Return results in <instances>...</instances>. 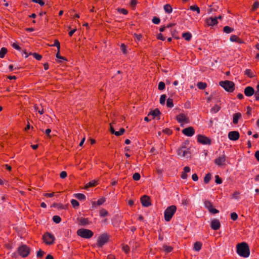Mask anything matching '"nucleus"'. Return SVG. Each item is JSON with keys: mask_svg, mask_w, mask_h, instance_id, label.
<instances>
[{"mask_svg": "<svg viewBox=\"0 0 259 259\" xmlns=\"http://www.w3.org/2000/svg\"><path fill=\"white\" fill-rule=\"evenodd\" d=\"M237 252L241 256L247 257L250 254L248 244L245 242L239 243L237 246Z\"/></svg>", "mask_w": 259, "mask_h": 259, "instance_id": "1", "label": "nucleus"}, {"mask_svg": "<svg viewBox=\"0 0 259 259\" xmlns=\"http://www.w3.org/2000/svg\"><path fill=\"white\" fill-rule=\"evenodd\" d=\"M177 207L175 205H171L168 207L164 211V219L166 222H169L176 212Z\"/></svg>", "mask_w": 259, "mask_h": 259, "instance_id": "2", "label": "nucleus"}, {"mask_svg": "<svg viewBox=\"0 0 259 259\" xmlns=\"http://www.w3.org/2000/svg\"><path fill=\"white\" fill-rule=\"evenodd\" d=\"M219 84L228 92H233L235 89V84L233 81L229 80L221 81Z\"/></svg>", "mask_w": 259, "mask_h": 259, "instance_id": "3", "label": "nucleus"}, {"mask_svg": "<svg viewBox=\"0 0 259 259\" xmlns=\"http://www.w3.org/2000/svg\"><path fill=\"white\" fill-rule=\"evenodd\" d=\"M77 234L82 238L89 239L93 236L94 233L90 230L81 228L77 231Z\"/></svg>", "mask_w": 259, "mask_h": 259, "instance_id": "4", "label": "nucleus"}, {"mask_svg": "<svg viewBox=\"0 0 259 259\" xmlns=\"http://www.w3.org/2000/svg\"><path fill=\"white\" fill-rule=\"evenodd\" d=\"M177 154L181 158H188L190 156V151L188 149L186 148L185 145H183L180 148L178 149Z\"/></svg>", "mask_w": 259, "mask_h": 259, "instance_id": "5", "label": "nucleus"}, {"mask_svg": "<svg viewBox=\"0 0 259 259\" xmlns=\"http://www.w3.org/2000/svg\"><path fill=\"white\" fill-rule=\"evenodd\" d=\"M18 251L21 256L25 257L28 255L30 248L26 245L23 244L18 247Z\"/></svg>", "mask_w": 259, "mask_h": 259, "instance_id": "6", "label": "nucleus"}, {"mask_svg": "<svg viewBox=\"0 0 259 259\" xmlns=\"http://www.w3.org/2000/svg\"><path fill=\"white\" fill-rule=\"evenodd\" d=\"M43 239L47 244H52L55 240L54 235L50 233H46L43 235Z\"/></svg>", "mask_w": 259, "mask_h": 259, "instance_id": "7", "label": "nucleus"}, {"mask_svg": "<svg viewBox=\"0 0 259 259\" xmlns=\"http://www.w3.org/2000/svg\"><path fill=\"white\" fill-rule=\"evenodd\" d=\"M204 205L205 207L207 208L210 213L215 214L219 212L218 209L213 208L212 203L208 200H205L204 201Z\"/></svg>", "mask_w": 259, "mask_h": 259, "instance_id": "8", "label": "nucleus"}, {"mask_svg": "<svg viewBox=\"0 0 259 259\" xmlns=\"http://www.w3.org/2000/svg\"><path fill=\"white\" fill-rule=\"evenodd\" d=\"M108 240V235L106 234H103L98 237L97 245L99 247H102L107 242Z\"/></svg>", "mask_w": 259, "mask_h": 259, "instance_id": "9", "label": "nucleus"}, {"mask_svg": "<svg viewBox=\"0 0 259 259\" xmlns=\"http://www.w3.org/2000/svg\"><path fill=\"white\" fill-rule=\"evenodd\" d=\"M198 141L203 145H210L211 144V140L208 137L199 135L197 137Z\"/></svg>", "mask_w": 259, "mask_h": 259, "instance_id": "10", "label": "nucleus"}, {"mask_svg": "<svg viewBox=\"0 0 259 259\" xmlns=\"http://www.w3.org/2000/svg\"><path fill=\"white\" fill-rule=\"evenodd\" d=\"M141 202L144 207H148L151 205L150 197L147 195H144L141 198Z\"/></svg>", "mask_w": 259, "mask_h": 259, "instance_id": "11", "label": "nucleus"}, {"mask_svg": "<svg viewBox=\"0 0 259 259\" xmlns=\"http://www.w3.org/2000/svg\"><path fill=\"white\" fill-rule=\"evenodd\" d=\"M182 133L186 136L192 137L194 135L195 131L192 127L190 126L183 129L182 130Z\"/></svg>", "mask_w": 259, "mask_h": 259, "instance_id": "12", "label": "nucleus"}, {"mask_svg": "<svg viewBox=\"0 0 259 259\" xmlns=\"http://www.w3.org/2000/svg\"><path fill=\"white\" fill-rule=\"evenodd\" d=\"M239 133L237 131H231L228 133V138L232 141H236L239 138Z\"/></svg>", "mask_w": 259, "mask_h": 259, "instance_id": "13", "label": "nucleus"}, {"mask_svg": "<svg viewBox=\"0 0 259 259\" xmlns=\"http://www.w3.org/2000/svg\"><path fill=\"white\" fill-rule=\"evenodd\" d=\"M244 94L246 97H251L255 93L254 89L250 86H247L244 89Z\"/></svg>", "mask_w": 259, "mask_h": 259, "instance_id": "14", "label": "nucleus"}, {"mask_svg": "<svg viewBox=\"0 0 259 259\" xmlns=\"http://www.w3.org/2000/svg\"><path fill=\"white\" fill-rule=\"evenodd\" d=\"M226 161V156L223 154L222 156L219 157L214 160V163L218 166H221L225 164Z\"/></svg>", "mask_w": 259, "mask_h": 259, "instance_id": "15", "label": "nucleus"}, {"mask_svg": "<svg viewBox=\"0 0 259 259\" xmlns=\"http://www.w3.org/2000/svg\"><path fill=\"white\" fill-rule=\"evenodd\" d=\"M221 224L218 220L213 219L211 222L210 227L214 230H217L220 229Z\"/></svg>", "mask_w": 259, "mask_h": 259, "instance_id": "16", "label": "nucleus"}, {"mask_svg": "<svg viewBox=\"0 0 259 259\" xmlns=\"http://www.w3.org/2000/svg\"><path fill=\"white\" fill-rule=\"evenodd\" d=\"M77 221H78L79 225H80V226H86L90 224V223L89 220L88 218L80 217V218H77Z\"/></svg>", "mask_w": 259, "mask_h": 259, "instance_id": "17", "label": "nucleus"}, {"mask_svg": "<svg viewBox=\"0 0 259 259\" xmlns=\"http://www.w3.org/2000/svg\"><path fill=\"white\" fill-rule=\"evenodd\" d=\"M206 23L208 26H213L218 23L217 18L210 17L206 20Z\"/></svg>", "mask_w": 259, "mask_h": 259, "instance_id": "18", "label": "nucleus"}, {"mask_svg": "<svg viewBox=\"0 0 259 259\" xmlns=\"http://www.w3.org/2000/svg\"><path fill=\"white\" fill-rule=\"evenodd\" d=\"M177 120L179 123H182L183 122H187V118L185 116V115L183 114H180L177 116Z\"/></svg>", "mask_w": 259, "mask_h": 259, "instance_id": "19", "label": "nucleus"}, {"mask_svg": "<svg viewBox=\"0 0 259 259\" xmlns=\"http://www.w3.org/2000/svg\"><path fill=\"white\" fill-rule=\"evenodd\" d=\"M242 117V115L240 113H236L233 115V122L234 124H236L238 122V120Z\"/></svg>", "mask_w": 259, "mask_h": 259, "instance_id": "20", "label": "nucleus"}, {"mask_svg": "<svg viewBox=\"0 0 259 259\" xmlns=\"http://www.w3.org/2000/svg\"><path fill=\"white\" fill-rule=\"evenodd\" d=\"M105 201V199L104 198H102L99 199L97 202H93L92 205L93 207H96V205H101Z\"/></svg>", "mask_w": 259, "mask_h": 259, "instance_id": "21", "label": "nucleus"}, {"mask_svg": "<svg viewBox=\"0 0 259 259\" xmlns=\"http://www.w3.org/2000/svg\"><path fill=\"white\" fill-rule=\"evenodd\" d=\"M160 114V111L157 108V109H154V110L151 111L149 113L148 115H151L154 117H156L158 116V115H159Z\"/></svg>", "mask_w": 259, "mask_h": 259, "instance_id": "22", "label": "nucleus"}, {"mask_svg": "<svg viewBox=\"0 0 259 259\" xmlns=\"http://www.w3.org/2000/svg\"><path fill=\"white\" fill-rule=\"evenodd\" d=\"M164 10L165 13L170 14L172 12V9L171 6L169 4H166L164 6Z\"/></svg>", "mask_w": 259, "mask_h": 259, "instance_id": "23", "label": "nucleus"}, {"mask_svg": "<svg viewBox=\"0 0 259 259\" xmlns=\"http://www.w3.org/2000/svg\"><path fill=\"white\" fill-rule=\"evenodd\" d=\"M74 196L79 200H84L85 199V196L81 193L74 194Z\"/></svg>", "mask_w": 259, "mask_h": 259, "instance_id": "24", "label": "nucleus"}, {"mask_svg": "<svg viewBox=\"0 0 259 259\" xmlns=\"http://www.w3.org/2000/svg\"><path fill=\"white\" fill-rule=\"evenodd\" d=\"M202 243L200 242H196L194 244V249L197 251H199L202 247Z\"/></svg>", "mask_w": 259, "mask_h": 259, "instance_id": "25", "label": "nucleus"}, {"mask_svg": "<svg viewBox=\"0 0 259 259\" xmlns=\"http://www.w3.org/2000/svg\"><path fill=\"white\" fill-rule=\"evenodd\" d=\"M182 36L183 38H185V40L187 41L190 40L192 38V35L189 32L183 33L182 34Z\"/></svg>", "mask_w": 259, "mask_h": 259, "instance_id": "26", "label": "nucleus"}, {"mask_svg": "<svg viewBox=\"0 0 259 259\" xmlns=\"http://www.w3.org/2000/svg\"><path fill=\"white\" fill-rule=\"evenodd\" d=\"M97 181L95 180L92 182H90L85 185L84 186V189H87L89 187L95 186L97 185Z\"/></svg>", "mask_w": 259, "mask_h": 259, "instance_id": "27", "label": "nucleus"}, {"mask_svg": "<svg viewBox=\"0 0 259 259\" xmlns=\"http://www.w3.org/2000/svg\"><path fill=\"white\" fill-rule=\"evenodd\" d=\"M220 109V107L218 105H215L210 109V113L212 114L217 113Z\"/></svg>", "mask_w": 259, "mask_h": 259, "instance_id": "28", "label": "nucleus"}, {"mask_svg": "<svg viewBox=\"0 0 259 259\" xmlns=\"http://www.w3.org/2000/svg\"><path fill=\"white\" fill-rule=\"evenodd\" d=\"M163 249L166 253L170 252L172 250V247L170 246H167L166 244L163 245Z\"/></svg>", "mask_w": 259, "mask_h": 259, "instance_id": "29", "label": "nucleus"}, {"mask_svg": "<svg viewBox=\"0 0 259 259\" xmlns=\"http://www.w3.org/2000/svg\"><path fill=\"white\" fill-rule=\"evenodd\" d=\"M166 106L168 108H172L174 107L173 100L172 99L169 98L167 99Z\"/></svg>", "mask_w": 259, "mask_h": 259, "instance_id": "30", "label": "nucleus"}, {"mask_svg": "<svg viewBox=\"0 0 259 259\" xmlns=\"http://www.w3.org/2000/svg\"><path fill=\"white\" fill-rule=\"evenodd\" d=\"M224 32L226 33H230L234 31V29L229 26H226L223 28Z\"/></svg>", "mask_w": 259, "mask_h": 259, "instance_id": "31", "label": "nucleus"}, {"mask_svg": "<svg viewBox=\"0 0 259 259\" xmlns=\"http://www.w3.org/2000/svg\"><path fill=\"white\" fill-rule=\"evenodd\" d=\"M7 52V49L6 48H2L0 50V58H3Z\"/></svg>", "mask_w": 259, "mask_h": 259, "instance_id": "32", "label": "nucleus"}, {"mask_svg": "<svg viewBox=\"0 0 259 259\" xmlns=\"http://www.w3.org/2000/svg\"><path fill=\"white\" fill-rule=\"evenodd\" d=\"M207 86V84L205 82H199L197 83V87L200 90L204 89Z\"/></svg>", "mask_w": 259, "mask_h": 259, "instance_id": "33", "label": "nucleus"}, {"mask_svg": "<svg viewBox=\"0 0 259 259\" xmlns=\"http://www.w3.org/2000/svg\"><path fill=\"white\" fill-rule=\"evenodd\" d=\"M211 178V175L210 173L206 174L204 178V182L205 184H207L210 181Z\"/></svg>", "mask_w": 259, "mask_h": 259, "instance_id": "34", "label": "nucleus"}, {"mask_svg": "<svg viewBox=\"0 0 259 259\" xmlns=\"http://www.w3.org/2000/svg\"><path fill=\"white\" fill-rule=\"evenodd\" d=\"M190 9L193 11H196L198 14L200 13V9L196 5H193L190 7Z\"/></svg>", "mask_w": 259, "mask_h": 259, "instance_id": "35", "label": "nucleus"}, {"mask_svg": "<svg viewBox=\"0 0 259 259\" xmlns=\"http://www.w3.org/2000/svg\"><path fill=\"white\" fill-rule=\"evenodd\" d=\"M166 99V96L165 94L161 95L160 98L159 102L161 105H164Z\"/></svg>", "mask_w": 259, "mask_h": 259, "instance_id": "36", "label": "nucleus"}, {"mask_svg": "<svg viewBox=\"0 0 259 259\" xmlns=\"http://www.w3.org/2000/svg\"><path fill=\"white\" fill-rule=\"evenodd\" d=\"M71 203L72 206L75 208L78 207L79 205V202L75 199H72L71 200Z\"/></svg>", "mask_w": 259, "mask_h": 259, "instance_id": "37", "label": "nucleus"}, {"mask_svg": "<svg viewBox=\"0 0 259 259\" xmlns=\"http://www.w3.org/2000/svg\"><path fill=\"white\" fill-rule=\"evenodd\" d=\"M51 47H56L57 48L58 51H59L60 49V44L59 41L56 39L54 41V44L53 45H50Z\"/></svg>", "mask_w": 259, "mask_h": 259, "instance_id": "38", "label": "nucleus"}, {"mask_svg": "<svg viewBox=\"0 0 259 259\" xmlns=\"http://www.w3.org/2000/svg\"><path fill=\"white\" fill-rule=\"evenodd\" d=\"M52 219H53V221L55 223H56L57 224L59 223L61 221V218L59 216H58V215H54V216H53Z\"/></svg>", "mask_w": 259, "mask_h": 259, "instance_id": "39", "label": "nucleus"}, {"mask_svg": "<svg viewBox=\"0 0 259 259\" xmlns=\"http://www.w3.org/2000/svg\"><path fill=\"white\" fill-rule=\"evenodd\" d=\"M29 55H33V57L37 60H40L42 58V56L36 53H29Z\"/></svg>", "mask_w": 259, "mask_h": 259, "instance_id": "40", "label": "nucleus"}, {"mask_svg": "<svg viewBox=\"0 0 259 259\" xmlns=\"http://www.w3.org/2000/svg\"><path fill=\"white\" fill-rule=\"evenodd\" d=\"M165 83L163 81H160L158 83V89L159 90H163L165 89Z\"/></svg>", "mask_w": 259, "mask_h": 259, "instance_id": "41", "label": "nucleus"}, {"mask_svg": "<svg viewBox=\"0 0 259 259\" xmlns=\"http://www.w3.org/2000/svg\"><path fill=\"white\" fill-rule=\"evenodd\" d=\"M245 74L247 75L250 78H252L253 76L251 70L248 69L245 70Z\"/></svg>", "mask_w": 259, "mask_h": 259, "instance_id": "42", "label": "nucleus"}, {"mask_svg": "<svg viewBox=\"0 0 259 259\" xmlns=\"http://www.w3.org/2000/svg\"><path fill=\"white\" fill-rule=\"evenodd\" d=\"M100 216H101L102 217H105L108 214V211L104 209H102L100 211Z\"/></svg>", "mask_w": 259, "mask_h": 259, "instance_id": "43", "label": "nucleus"}, {"mask_svg": "<svg viewBox=\"0 0 259 259\" xmlns=\"http://www.w3.org/2000/svg\"><path fill=\"white\" fill-rule=\"evenodd\" d=\"M141 176L139 173H135L133 176V178L135 181H138L140 179Z\"/></svg>", "mask_w": 259, "mask_h": 259, "instance_id": "44", "label": "nucleus"}, {"mask_svg": "<svg viewBox=\"0 0 259 259\" xmlns=\"http://www.w3.org/2000/svg\"><path fill=\"white\" fill-rule=\"evenodd\" d=\"M125 132V130L123 128H120V131L118 132H116V133H114V135L116 136H119L121 135H122Z\"/></svg>", "mask_w": 259, "mask_h": 259, "instance_id": "45", "label": "nucleus"}, {"mask_svg": "<svg viewBox=\"0 0 259 259\" xmlns=\"http://www.w3.org/2000/svg\"><path fill=\"white\" fill-rule=\"evenodd\" d=\"M152 22L155 24H158L160 23V20L159 18L154 17L152 19Z\"/></svg>", "mask_w": 259, "mask_h": 259, "instance_id": "46", "label": "nucleus"}, {"mask_svg": "<svg viewBox=\"0 0 259 259\" xmlns=\"http://www.w3.org/2000/svg\"><path fill=\"white\" fill-rule=\"evenodd\" d=\"M230 40L232 42H236L238 40V37L235 35H232L230 36Z\"/></svg>", "mask_w": 259, "mask_h": 259, "instance_id": "47", "label": "nucleus"}, {"mask_svg": "<svg viewBox=\"0 0 259 259\" xmlns=\"http://www.w3.org/2000/svg\"><path fill=\"white\" fill-rule=\"evenodd\" d=\"M56 57L58 59H59L61 60L60 61H59V62H61L62 61H64V60H66L64 57H63L61 56V55H60V51H58V52L56 54Z\"/></svg>", "mask_w": 259, "mask_h": 259, "instance_id": "48", "label": "nucleus"}, {"mask_svg": "<svg viewBox=\"0 0 259 259\" xmlns=\"http://www.w3.org/2000/svg\"><path fill=\"white\" fill-rule=\"evenodd\" d=\"M215 182L217 184H221L222 183V179L219 177V176L218 175H216L215 176Z\"/></svg>", "mask_w": 259, "mask_h": 259, "instance_id": "49", "label": "nucleus"}, {"mask_svg": "<svg viewBox=\"0 0 259 259\" xmlns=\"http://www.w3.org/2000/svg\"><path fill=\"white\" fill-rule=\"evenodd\" d=\"M231 218L233 221H236L238 218V215L235 212L231 213Z\"/></svg>", "mask_w": 259, "mask_h": 259, "instance_id": "50", "label": "nucleus"}, {"mask_svg": "<svg viewBox=\"0 0 259 259\" xmlns=\"http://www.w3.org/2000/svg\"><path fill=\"white\" fill-rule=\"evenodd\" d=\"M32 2L38 4L41 6H42L45 5V3L43 2L42 0H32Z\"/></svg>", "mask_w": 259, "mask_h": 259, "instance_id": "51", "label": "nucleus"}, {"mask_svg": "<svg viewBox=\"0 0 259 259\" xmlns=\"http://www.w3.org/2000/svg\"><path fill=\"white\" fill-rule=\"evenodd\" d=\"M44 253L45 252L44 251L41 250V249H39L37 252L36 256L38 257H41L43 256Z\"/></svg>", "mask_w": 259, "mask_h": 259, "instance_id": "52", "label": "nucleus"}, {"mask_svg": "<svg viewBox=\"0 0 259 259\" xmlns=\"http://www.w3.org/2000/svg\"><path fill=\"white\" fill-rule=\"evenodd\" d=\"M12 46L17 50L21 51V48L16 43L12 44Z\"/></svg>", "mask_w": 259, "mask_h": 259, "instance_id": "53", "label": "nucleus"}, {"mask_svg": "<svg viewBox=\"0 0 259 259\" xmlns=\"http://www.w3.org/2000/svg\"><path fill=\"white\" fill-rule=\"evenodd\" d=\"M126 47L124 44H122L120 46V49L124 54L126 53Z\"/></svg>", "mask_w": 259, "mask_h": 259, "instance_id": "54", "label": "nucleus"}, {"mask_svg": "<svg viewBox=\"0 0 259 259\" xmlns=\"http://www.w3.org/2000/svg\"><path fill=\"white\" fill-rule=\"evenodd\" d=\"M259 7V3L256 1L254 3L252 6V10L255 11Z\"/></svg>", "mask_w": 259, "mask_h": 259, "instance_id": "55", "label": "nucleus"}, {"mask_svg": "<svg viewBox=\"0 0 259 259\" xmlns=\"http://www.w3.org/2000/svg\"><path fill=\"white\" fill-rule=\"evenodd\" d=\"M118 11L124 15H126L128 13V11L124 9H118Z\"/></svg>", "mask_w": 259, "mask_h": 259, "instance_id": "56", "label": "nucleus"}, {"mask_svg": "<svg viewBox=\"0 0 259 259\" xmlns=\"http://www.w3.org/2000/svg\"><path fill=\"white\" fill-rule=\"evenodd\" d=\"M67 172L65 171H62L60 174V178L62 179L65 178L67 177Z\"/></svg>", "mask_w": 259, "mask_h": 259, "instance_id": "57", "label": "nucleus"}, {"mask_svg": "<svg viewBox=\"0 0 259 259\" xmlns=\"http://www.w3.org/2000/svg\"><path fill=\"white\" fill-rule=\"evenodd\" d=\"M122 249L126 253H127L130 250L129 247L127 245H123Z\"/></svg>", "mask_w": 259, "mask_h": 259, "instance_id": "58", "label": "nucleus"}, {"mask_svg": "<svg viewBox=\"0 0 259 259\" xmlns=\"http://www.w3.org/2000/svg\"><path fill=\"white\" fill-rule=\"evenodd\" d=\"M157 38L163 41L165 39V37H164L161 33L158 34Z\"/></svg>", "mask_w": 259, "mask_h": 259, "instance_id": "59", "label": "nucleus"}, {"mask_svg": "<svg viewBox=\"0 0 259 259\" xmlns=\"http://www.w3.org/2000/svg\"><path fill=\"white\" fill-rule=\"evenodd\" d=\"M163 132L167 135H170L172 133V131L168 128L164 129Z\"/></svg>", "mask_w": 259, "mask_h": 259, "instance_id": "60", "label": "nucleus"}, {"mask_svg": "<svg viewBox=\"0 0 259 259\" xmlns=\"http://www.w3.org/2000/svg\"><path fill=\"white\" fill-rule=\"evenodd\" d=\"M192 178L194 181H197L198 180V177L197 174H194L192 175Z\"/></svg>", "mask_w": 259, "mask_h": 259, "instance_id": "61", "label": "nucleus"}, {"mask_svg": "<svg viewBox=\"0 0 259 259\" xmlns=\"http://www.w3.org/2000/svg\"><path fill=\"white\" fill-rule=\"evenodd\" d=\"M190 171V168L189 166H185L184 168V172L185 173H188Z\"/></svg>", "mask_w": 259, "mask_h": 259, "instance_id": "62", "label": "nucleus"}, {"mask_svg": "<svg viewBox=\"0 0 259 259\" xmlns=\"http://www.w3.org/2000/svg\"><path fill=\"white\" fill-rule=\"evenodd\" d=\"M254 156L257 159V160L259 161V150H257L255 152L254 154Z\"/></svg>", "mask_w": 259, "mask_h": 259, "instance_id": "63", "label": "nucleus"}, {"mask_svg": "<svg viewBox=\"0 0 259 259\" xmlns=\"http://www.w3.org/2000/svg\"><path fill=\"white\" fill-rule=\"evenodd\" d=\"M254 95L255 97L256 100H257V101L259 100V93L255 92V93L254 94Z\"/></svg>", "mask_w": 259, "mask_h": 259, "instance_id": "64", "label": "nucleus"}]
</instances>
